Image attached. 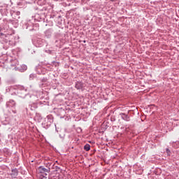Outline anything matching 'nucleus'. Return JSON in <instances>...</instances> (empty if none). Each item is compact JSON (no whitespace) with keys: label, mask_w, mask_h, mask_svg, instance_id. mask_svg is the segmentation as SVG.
I'll return each instance as SVG.
<instances>
[{"label":"nucleus","mask_w":179,"mask_h":179,"mask_svg":"<svg viewBox=\"0 0 179 179\" xmlns=\"http://www.w3.org/2000/svg\"><path fill=\"white\" fill-rule=\"evenodd\" d=\"M17 94L18 97H21V99H26V97H36L34 95H30L27 92V88L24 86H19L17 88Z\"/></svg>","instance_id":"1"},{"label":"nucleus","mask_w":179,"mask_h":179,"mask_svg":"<svg viewBox=\"0 0 179 179\" xmlns=\"http://www.w3.org/2000/svg\"><path fill=\"white\" fill-rule=\"evenodd\" d=\"M6 107L7 108H13L12 113H13V114H16V113H17L16 108H15V107H16V102H15V101H13V99H10L6 102Z\"/></svg>","instance_id":"2"},{"label":"nucleus","mask_w":179,"mask_h":179,"mask_svg":"<svg viewBox=\"0 0 179 179\" xmlns=\"http://www.w3.org/2000/svg\"><path fill=\"white\" fill-rule=\"evenodd\" d=\"M50 171L51 169H50V167H48L46 169L45 167H44V166H41L38 168V173H39L40 174H42L43 178L47 177V174L50 173Z\"/></svg>","instance_id":"3"},{"label":"nucleus","mask_w":179,"mask_h":179,"mask_svg":"<svg viewBox=\"0 0 179 179\" xmlns=\"http://www.w3.org/2000/svg\"><path fill=\"white\" fill-rule=\"evenodd\" d=\"M10 69H13L14 71L20 70V67H19V62L17 59H14L10 62Z\"/></svg>","instance_id":"4"},{"label":"nucleus","mask_w":179,"mask_h":179,"mask_svg":"<svg viewBox=\"0 0 179 179\" xmlns=\"http://www.w3.org/2000/svg\"><path fill=\"white\" fill-rule=\"evenodd\" d=\"M34 44L35 47H43L45 45V40L41 38H37L36 39H35Z\"/></svg>","instance_id":"5"},{"label":"nucleus","mask_w":179,"mask_h":179,"mask_svg":"<svg viewBox=\"0 0 179 179\" xmlns=\"http://www.w3.org/2000/svg\"><path fill=\"white\" fill-rule=\"evenodd\" d=\"M76 89L77 90H83V87H85V84L82 83L81 81H77L76 82V85H75Z\"/></svg>","instance_id":"6"},{"label":"nucleus","mask_w":179,"mask_h":179,"mask_svg":"<svg viewBox=\"0 0 179 179\" xmlns=\"http://www.w3.org/2000/svg\"><path fill=\"white\" fill-rule=\"evenodd\" d=\"M10 175L11 176L12 178H16L19 175V171L17 170V169H13L11 170V173Z\"/></svg>","instance_id":"7"},{"label":"nucleus","mask_w":179,"mask_h":179,"mask_svg":"<svg viewBox=\"0 0 179 179\" xmlns=\"http://www.w3.org/2000/svg\"><path fill=\"white\" fill-rule=\"evenodd\" d=\"M46 121L48 122V125H51V124L54 122V117L51 115H49L46 117Z\"/></svg>","instance_id":"8"},{"label":"nucleus","mask_w":179,"mask_h":179,"mask_svg":"<svg viewBox=\"0 0 179 179\" xmlns=\"http://www.w3.org/2000/svg\"><path fill=\"white\" fill-rule=\"evenodd\" d=\"M45 36L47 38H50L51 36H52V29H49L45 31Z\"/></svg>","instance_id":"9"},{"label":"nucleus","mask_w":179,"mask_h":179,"mask_svg":"<svg viewBox=\"0 0 179 179\" xmlns=\"http://www.w3.org/2000/svg\"><path fill=\"white\" fill-rule=\"evenodd\" d=\"M120 117H122V120H124V121H128L129 120V117H128V115L125 113H120Z\"/></svg>","instance_id":"10"},{"label":"nucleus","mask_w":179,"mask_h":179,"mask_svg":"<svg viewBox=\"0 0 179 179\" xmlns=\"http://www.w3.org/2000/svg\"><path fill=\"white\" fill-rule=\"evenodd\" d=\"M21 68L22 69L20 68V70H18V71H20V72H23L27 70V66H26L25 64H23L22 66H21Z\"/></svg>","instance_id":"11"},{"label":"nucleus","mask_w":179,"mask_h":179,"mask_svg":"<svg viewBox=\"0 0 179 179\" xmlns=\"http://www.w3.org/2000/svg\"><path fill=\"white\" fill-rule=\"evenodd\" d=\"M26 29L29 31H33V30H34L33 26H29L27 24H26Z\"/></svg>","instance_id":"12"},{"label":"nucleus","mask_w":179,"mask_h":179,"mask_svg":"<svg viewBox=\"0 0 179 179\" xmlns=\"http://www.w3.org/2000/svg\"><path fill=\"white\" fill-rule=\"evenodd\" d=\"M84 150H85L86 152H89V150H90V144H86L84 146Z\"/></svg>","instance_id":"13"},{"label":"nucleus","mask_w":179,"mask_h":179,"mask_svg":"<svg viewBox=\"0 0 179 179\" xmlns=\"http://www.w3.org/2000/svg\"><path fill=\"white\" fill-rule=\"evenodd\" d=\"M15 80H10L6 81V85H13L15 83Z\"/></svg>","instance_id":"14"},{"label":"nucleus","mask_w":179,"mask_h":179,"mask_svg":"<svg viewBox=\"0 0 179 179\" xmlns=\"http://www.w3.org/2000/svg\"><path fill=\"white\" fill-rule=\"evenodd\" d=\"M34 79V74H30L29 76V80H33Z\"/></svg>","instance_id":"15"},{"label":"nucleus","mask_w":179,"mask_h":179,"mask_svg":"<svg viewBox=\"0 0 179 179\" xmlns=\"http://www.w3.org/2000/svg\"><path fill=\"white\" fill-rule=\"evenodd\" d=\"M34 107L33 108V106L31 107V110H34V108H37V105L36 104H34Z\"/></svg>","instance_id":"16"},{"label":"nucleus","mask_w":179,"mask_h":179,"mask_svg":"<svg viewBox=\"0 0 179 179\" xmlns=\"http://www.w3.org/2000/svg\"><path fill=\"white\" fill-rule=\"evenodd\" d=\"M55 171H58L61 168H59L58 166H55Z\"/></svg>","instance_id":"17"},{"label":"nucleus","mask_w":179,"mask_h":179,"mask_svg":"<svg viewBox=\"0 0 179 179\" xmlns=\"http://www.w3.org/2000/svg\"><path fill=\"white\" fill-rule=\"evenodd\" d=\"M2 101H3V99L2 98L0 97V103H2Z\"/></svg>","instance_id":"18"},{"label":"nucleus","mask_w":179,"mask_h":179,"mask_svg":"<svg viewBox=\"0 0 179 179\" xmlns=\"http://www.w3.org/2000/svg\"><path fill=\"white\" fill-rule=\"evenodd\" d=\"M45 128V129H48V127H44Z\"/></svg>","instance_id":"19"},{"label":"nucleus","mask_w":179,"mask_h":179,"mask_svg":"<svg viewBox=\"0 0 179 179\" xmlns=\"http://www.w3.org/2000/svg\"><path fill=\"white\" fill-rule=\"evenodd\" d=\"M166 152L169 153V149H166Z\"/></svg>","instance_id":"20"},{"label":"nucleus","mask_w":179,"mask_h":179,"mask_svg":"<svg viewBox=\"0 0 179 179\" xmlns=\"http://www.w3.org/2000/svg\"><path fill=\"white\" fill-rule=\"evenodd\" d=\"M111 1H114V0H111Z\"/></svg>","instance_id":"21"}]
</instances>
